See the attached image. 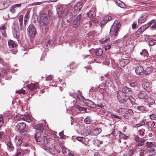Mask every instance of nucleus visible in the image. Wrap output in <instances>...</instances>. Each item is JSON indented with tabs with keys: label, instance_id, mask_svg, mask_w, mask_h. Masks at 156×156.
Here are the masks:
<instances>
[{
	"label": "nucleus",
	"instance_id": "1",
	"mask_svg": "<svg viewBox=\"0 0 156 156\" xmlns=\"http://www.w3.org/2000/svg\"><path fill=\"white\" fill-rule=\"evenodd\" d=\"M40 21L43 24L42 32L44 34L48 30V20L46 14L43 13L41 15Z\"/></svg>",
	"mask_w": 156,
	"mask_h": 156
},
{
	"label": "nucleus",
	"instance_id": "2",
	"mask_svg": "<svg viewBox=\"0 0 156 156\" xmlns=\"http://www.w3.org/2000/svg\"><path fill=\"white\" fill-rule=\"evenodd\" d=\"M15 129L17 131L23 136H26L28 133V128L26 127L25 122H18L15 126Z\"/></svg>",
	"mask_w": 156,
	"mask_h": 156
},
{
	"label": "nucleus",
	"instance_id": "3",
	"mask_svg": "<svg viewBox=\"0 0 156 156\" xmlns=\"http://www.w3.org/2000/svg\"><path fill=\"white\" fill-rule=\"evenodd\" d=\"M120 27L119 23L118 22L114 23L110 30L109 33L110 36L114 37H116L118 34Z\"/></svg>",
	"mask_w": 156,
	"mask_h": 156
},
{
	"label": "nucleus",
	"instance_id": "4",
	"mask_svg": "<svg viewBox=\"0 0 156 156\" xmlns=\"http://www.w3.org/2000/svg\"><path fill=\"white\" fill-rule=\"evenodd\" d=\"M117 95L118 99L120 103H122L128 101V100L130 101L131 96H126L125 94L121 90L117 92Z\"/></svg>",
	"mask_w": 156,
	"mask_h": 156
},
{
	"label": "nucleus",
	"instance_id": "5",
	"mask_svg": "<svg viewBox=\"0 0 156 156\" xmlns=\"http://www.w3.org/2000/svg\"><path fill=\"white\" fill-rule=\"evenodd\" d=\"M145 146L147 148V150L149 153L153 155L156 154V143L151 142L147 141Z\"/></svg>",
	"mask_w": 156,
	"mask_h": 156
},
{
	"label": "nucleus",
	"instance_id": "6",
	"mask_svg": "<svg viewBox=\"0 0 156 156\" xmlns=\"http://www.w3.org/2000/svg\"><path fill=\"white\" fill-rule=\"evenodd\" d=\"M8 44L11 53L14 54H16L17 51L16 46L18 44L16 42L12 40H10L8 41Z\"/></svg>",
	"mask_w": 156,
	"mask_h": 156
},
{
	"label": "nucleus",
	"instance_id": "7",
	"mask_svg": "<svg viewBox=\"0 0 156 156\" xmlns=\"http://www.w3.org/2000/svg\"><path fill=\"white\" fill-rule=\"evenodd\" d=\"M82 15L81 14L78 15L75 18L72 23L73 27L75 29L79 27L82 22Z\"/></svg>",
	"mask_w": 156,
	"mask_h": 156
},
{
	"label": "nucleus",
	"instance_id": "8",
	"mask_svg": "<svg viewBox=\"0 0 156 156\" xmlns=\"http://www.w3.org/2000/svg\"><path fill=\"white\" fill-rule=\"evenodd\" d=\"M27 33L30 37L32 38L34 37L37 33L35 27L32 25H29L27 28Z\"/></svg>",
	"mask_w": 156,
	"mask_h": 156
},
{
	"label": "nucleus",
	"instance_id": "9",
	"mask_svg": "<svg viewBox=\"0 0 156 156\" xmlns=\"http://www.w3.org/2000/svg\"><path fill=\"white\" fill-rule=\"evenodd\" d=\"M83 6L82 2H80L77 3L73 7V13L74 15H76L80 11Z\"/></svg>",
	"mask_w": 156,
	"mask_h": 156
},
{
	"label": "nucleus",
	"instance_id": "10",
	"mask_svg": "<svg viewBox=\"0 0 156 156\" xmlns=\"http://www.w3.org/2000/svg\"><path fill=\"white\" fill-rule=\"evenodd\" d=\"M135 70L136 74L139 76H142L144 74V69L141 66L135 67Z\"/></svg>",
	"mask_w": 156,
	"mask_h": 156
},
{
	"label": "nucleus",
	"instance_id": "11",
	"mask_svg": "<svg viewBox=\"0 0 156 156\" xmlns=\"http://www.w3.org/2000/svg\"><path fill=\"white\" fill-rule=\"evenodd\" d=\"M5 143L7 145V149L9 152H11L14 150V147L10 139L8 140L5 141Z\"/></svg>",
	"mask_w": 156,
	"mask_h": 156
},
{
	"label": "nucleus",
	"instance_id": "12",
	"mask_svg": "<svg viewBox=\"0 0 156 156\" xmlns=\"http://www.w3.org/2000/svg\"><path fill=\"white\" fill-rule=\"evenodd\" d=\"M112 19V17L109 16H105L101 20L100 23V26L102 27H104L105 25L109 20Z\"/></svg>",
	"mask_w": 156,
	"mask_h": 156
},
{
	"label": "nucleus",
	"instance_id": "13",
	"mask_svg": "<svg viewBox=\"0 0 156 156\" xmlns=\"http://www.w3.org/2000/svg\"><path fill=\"white\" fill-rule=\"evenodd\" d=\"M57 12L59 17H62L63 16L66 11L64 10L62 7L60 5H58L56 8Z\"/></svg>",
	"mask_w": 156,
	"mask_h": 156
},
{
	"label": "nucleus",
	"instance_id": "14",
	"mask_svg": "<svg viewBox=\"0 0 156 156\" xmlns=\"http://www.w3.org/2000/svg\"><path fill=\"white\" fill-rule=\"evenodd\" d=\"M20 115V116H18L17 117H18V119H22L29 122H31L32 120L31 118L29 115Z\"/></svg>",
	"mask_w": 156,
	"mask_h": 156
},
{
	"label": "nucleus",
	"instance_id": "15",
	"mask_svg": "<svg viewBox=\"0 0 156 156\" xmlns=\"http://www.w3.org/2000/svg\"><path fill=\"white\" fill-rule=\"evenodd\" d=\"M135 109L142 112H149V110L147 109V107L144 105L136 106L135 107Z\"/></svg>",
	"mask_w": 156,
	"mask_h": 156
},
{
	"label": "nucleus",
	"instance_id": "16",
	"mask_svg": "<svg viewBox=\"0 0 156 156\" xmlns=\"http://www.w3.org/2000/svg\"><path fill=\"white\" fill-rule=\"evenodd\" d=\"M147 17V15L146 13L142 14L140 17L138 18V23H141L144 22Z\"/></svg>",
	"mask_w": 156,
	"mask_h": 156
},
{
	"label": "nucleus",
	"instance_id": "17",
	"mask_svg": "<svg viewBox=\"0 0 156 156\" xmlns=\"http://www.w3.org/2000/svg\"><path fill=\"white\" fill-rule=\"evenodd\" d=\"M148 27H147V24L143 25L136 32L135 34L138 36L141 34H142L145 30Z\"/></svg>",
	"mask_w": 156,
	"mask_h": 156
},
{
	"label": "nucleus",
	"instance_id": "18",
	"mask_svg": "<svg viewBox=\"0 0 156 156\" xmlns=\"http://www.w3.org/2000/svg\"><path fill=\"white\" fill-rule=\"evenodd\" d=\"M14 142L16 146L18 147H19L21 145L23 140L21 137L16 136L15 138Z\"/></svg>",
	"mask_w": 156,
	"mask_h": 156
},
{
	"label": "nucleus",
	"instance_id": "19",
	"mask_svg": "<svg viewBox=\"0 0 156 156\" xmlns=\"http://www.w3.org/2000/svg\"><path fill=\"white\" fill-rule=\"evenodd\" d=\"M133 115V113L132 110L129 109L127 112L123 115L124 118L127 119H129L131 118Z\"/></svg>",
	"mask_w": 156,
	"mask_h": 156
},
{
	"label": "nucleus",
	"instance_id": "20",
	"mask_svg": "<svg viewBox=\"0 0 156 156\" xmlns=\"http://www.w3.org/2000/svg\"><path fill=\"white\" fill-rule=\"evenodd\" d=\"M137 96L140 99L146 100L148 96L146 92L141 91L139 93Z\"/></svg>",
	"mask_w": 156,
	"mask_h": 156
},
{
	"label": "nucleus",
	"instance_id": "21",
	"mask_svg": "<svg viewBox=\"0 0 156 156\" xmlns=\"http://www.w3.org/2000/svg\"><path fill=\"white\" fill-rule=\"evenodd\" d=\"M142 86L144 89L148 92H151V90L150 84L149 82H144L142 85Z\"/></svg>",
	"mask_w": 156,
	"mask_h": 156
},
{
	"label": "nucleus",
	"instance_id": "22",
	"mask_svg": "<svg viewBox=\"0 0 156 156\" xmlns=\"http://www.w3.org/2000/svg\"><path fill=\"white\" fill-rule=\"evenodd\" d=\"M151 25H152L151 28L155 30L156 29V20H153L149 22L147 24V27H149Z\"/></svg>",
	"mask_w": 156,
	"mask_h": 156
},
{
	"label": "nucleus",
	"instance_id": "23",
	"mask_svg": "<svg viewBox=\"0 0 156 156\" xmlns=\"http://www.w3.org/2000/svg\"><path fill=\"white\" fill-rule=\"evenodd\" d=\"M87 16L89 17L91 20L94 22V18L95 16L96 13L93 9H91L89 12L87 13Z\"/></svg>",
	"mask_w": 156,
	"mask_h": 156
},
{
	"label": "nucleus",
	"instance_id": "24",
	"mask_svg": "<svg viewBox=\"0 0 156 156\" xmlns=\"http://www.w3.org/2000/svg\"><path fill=\"white\" fill-rule=\"evenodd\" d=\"M146 101H145L147 103L146 104L149 105L148 107H151L150 105H153L155 103V101L154 99L152 98L151 97H148Z\"/></svg>",
	"mask_w": 156,
	"mask_h": 156
},
{
	"label": "nucleus",
	"instance_id": "25",
	"mask_svg": "<svg viewBox=\"0 0 156 156\" xmlns=\"http://www.w3.org/2000/svg\"><path fill=\"white\" fill-rule=\"evenodd\" d=\"M13 34L14 37L15 38H17L20 35V31L18 28H16L15 27L12 28Z\"/></svg>",
	"mask_w": 156,
	"mask_h": 156
},
{
	"label": "nucleus",
	"instance_id": "26",
	"mask_svg": "<svg viewBox=\"0 0 156 156\" xmlns=\"http://www.w3.org/2000/svg\"><path fill=\"white\" fill-rule=\"evenodd\" d=\"M125 94H132V91L130 88H128L126 87H124L122 89V90H121Z\"/></svg>",
	"mask_w": 156,
	"mask_h": 156
},
{
	"label": "nucleus",
	"instance_id": "27",
	"mask_svg": "<svg viewBox=\"0 0 156 156\" xmlns=\"http://www.w3.org/2000/svg\"><path fill=\"white\" fill-rule=\"evenodd\" d=\"M42 135H41V133L39 132H37L35 136V138L37 142L42 141Z\"/></svg>",
	"mask_w": 156,
	"mask_h": 156
},
{
	"label": "nucleus",
	"instance_id": "28",
	"mask_svg": "<svg viewBox=\"0 0 156 156\" xmlns=\"http://www.w3.org/2000/svg\"><path fill=\"white\" fill-rule=\"evenodd\" d=\"M94 52L95 55L98 56H101L103 53V51L101 48H99L94 49Z\"/></svg>",
	"mask_w": 156,
	"mask_h": 156
},
{
	"label": "nucleus",
	"instance_id": "29",
	"mask_svg": "<svg viewBox=\"0 0 156 156\" xmlns=\"http://www.w3.org/2000/svg\"><path fill=\"white\" fill-rule=\"evenodd\" d=\"M153 69L151 67H147L144 69V74L146 75H149L151 74L152 71Z\"/></svg>",
	"mask_w": 156,
	"mask_h": 156
},
{
	"label": "nucleus",
	"instance_id": "30",
	"mask_svg": "<svg viewBox=\"0 0 156 156\" xmlns=\"http://www.w3.org/2000/svg\"><path fill=\"white\" fill-rule=\"evenodd\" d=\"M86 104L90 108H94L96 107V105H95V104H94L93 102L91 101L87 100L86 101Z\"/></svg>",
	"mask_w": 156,
	"mask_h": 156
},
{
	"label": "nucleus",
	"instance_id": "31",
	"mask_svg": "<svg viewBox=\"0 0 156 156\" xmlns=\"http://www.w3.org/2000/svg\"><path fill=\"white\" fill-rule=\"evenodd\" d=\"M30 90L32 91L36 89L38 87V83L33 84L31 83L30 84L27 85Z\"/></svg>",
	"mask_w": 156,
	"mask_h": 156
},
{
	"label": "nucleus",
	"instance_id": "32",
	"mask_svg": "<svg viewBox=\"0 0 156 156\" xmlns=\"http://www.w3.org/2000/svg\"><path fill=\"white\" fill-rule=\"evenodd\" d=\"M140 55L144 57H147L148 55V52L146 49H143L140 53Z\"/></svg>",
	"mask_w": 156,
	"mask_h": 156
},
{
	"label": "nucleus",
	"instance_id": "33",
	"mask_svg": "<svg viewBox=\"0 0 156 156\" xmlns=\"http://www.w3.org/2000/svg\"><path fill=\"white\" fill-rule=\"evenodd\" d=\"M82 133L84 136H85L91 134V131L89 129H85L83 130Z\"/></svg>",
	"mask_w": 156,
	"mask_h": 156
},
{
	"label": "nucleus",
	"instance_id": "34",
	"mask_svg": "<svg viewBox=\"0 0 156 156\" xmlns=\"http://www.w3.org/2000/svg\"><path fill=\"white\" fill-rule=\"evenodd\" d=\"M36 129L38 131L40 132L39 133H42L43 131L44 128L42 125L41 124H38L35 127Z\"/></svg>",
	"mask_w": 156,
	"mask_h": 156
},
{
	"label": "nucleus",
	"instance_id": "35",
	"mask_svg": "<svg viewBox=\"0 0 156 156\" xmlns=\"http://www.w3.org/2000/svg\"><path fill=\"white\" fill-rule=\"evenodd\" d=\"M103 142L102 141H100L99 140L96 139L93 140V143L96 146H99L100 144H102Z\"/></svg>",
	"mask_w": 156,
	"mask_h": 156
},
{
	"label": "nucleus",
	"instance_id": "36",
	"mask_svg": "<svg viewBox=\"0 0 156 156\" xmlns=\"http://www.w3.org/2000/svg\"><path fill=\"white\" fill-rule=\"evenodd\" d=\"M64 15L65 16L67 17V18H73V17L72 13L68 10L66 11V12H65Z\"/></svg>",
	"mask_w": 156,
	"mask_h": 156
},
{
	"label": "nucleus",
	"instance_id": "37",
	"mask_svg": "<svg viewBox=\"0 0 156 156\" xmlns=\"http://www.w3.org/2000/svg\"><path fill=\"white\" fill-rule=\"evenodd\" d=\"M75 108L80 112H86L87 109L85 107H81L79 105H76Z\"/></svg>",
	"mask_w": 156,
	"mask_h": 156
},
{
	"label": "nucleus",
	"instance_id": "38",
	"mask_svg": "<svg viewBox=\"0 0 156 156\" xmlns=\"http://www.w3.org/2000/svg\"><path fill=\"white\" fill-rule=\"evenodd\" d=\"M147 124L149 127H155L156 126V121H151L149 122Z\"/></svg>",
	"mask_w": 156,
	"mask_h": 156
},
{
	"label": "nucleus",
	"instance_id": "39",
	"mask_svg": "<svg viewBox=\"0 0 156 156\" xmlns=\"http://www.w3.org/2000/svg\"><path fill=\"white\" fill-rule=\"evenodd\" d=\"M116 4L122 8H124L126 7L124 3L120 0L117 1Z\"/></svg>",
	"mask_w": 156,
	"mask_h": 156
},
{
	"label": "nucleus",
	"instance_id": "40",
	"mask_svg": "<svg viewBox=\"0 0 156 156\" xmlns=\"http://www.w3.org/2000/svg\"><path fill=\"white\" fill-rule=\"evenodd\" d=\"M68 67H70V69H76L77 68V65L74 62H72L69 65H67Z\"/></svg>",
	"mask_w": 156,
	"mask_h": 156
},
{
	"label": "nucleus",
	"instance_id": "41",
	"mask_svg": "<svg viewBox=\"0 0 156 156\" xmlns=\"http://www.w3.org/2000/svg\"><path fill=\"white\" fill-rule=\"evenodd\" d=\"M145 141L146 140L145 139H141L140 141H139L138 143L136 145V147H138L144 145Z\"/></svg>",
	"mask_w": 156,
	"mask_h": 156
},
{
	"label": "nucleus",
	"instance_id": "42",
	"mask_svg": "<svg viewBox=\"0 0 156 156\" xmlns=\"http://www.w3.org/2000/svg\"><path fill=\"white\" fill-rule=\"evenodd\" d=\"M84 122L87 124H90L91 123L92 120L90 117L87 116L84 119Z\"/></svg>",
	"mask_w": 156,
	"mask_h": 156
},
{
	"label": "nucleus",
	"instance_id": "43",
	"mask_svg": "<svg viewBox=\"0 0 156 156\" xmlns=\"http://www.w3.org/2000/svg\"><path fill=\"white\" fill-rule=\"evenodd\" d=\"M149 44L151 46H152L156 44V40L151 38L149 39Z\"/></svg>",
	"mask_w": 156,
	"mask_h": 156
},
{
	"label": "nucleus",
	"instance_id": "44",
	"mask_svg": "<svg viewBox=\"0 0 156 156\" xmlns=\"http://www.w3.org/2000/svg\"><path fill=\"white\" fill-rule=\"evenodd\" d=\"M48 15L49 18L53 19L54 18L53 14L52 11L51 10H49L48 11Z\"/></svg>",
	"mask_w": 156,
	"mask_h": 156
},
{
	"label": "nucleus",
	"instance_id": "45",
	"mask_svg": "<svg viewBox=\"0 0 156 156\" xmlns=\"http://www.w3.org/2000/svg\"><path fill=\"white\" fill-rule=\"evenodd\" d=\"M145 133V130L142 129H140L138 131V133L140 136H144Z\"/></svg>",
	"mask_w": 156,
	"mask_h": 156
},
{
	"label": "nucleus",
	"instance_id": "46",
	"mask_svg": "<svg viewBox=\"0 0 156 156\" xmlns=\"http://www.w3.org/2000/svg\"><path fill=\"white\" fill-rule=\"evenodd\" d=\"M101 131V129L98 128L95 129L93 130V133L95 135H98L99 134Z\"/></svg>",
	"mask_w": 156,
	"mask_h": 156
},
{
	"label": "nucleus",
	"instance_id": "47",
	"mask_svg": "<svg viewBox=\"0 0 156 156\" xmlns=\"http://www.w3.org/2000/svg\"><path fill=\"white\" fill-rule=\"evenodd\" d=\"M111 47V44L109 43L105 44V51H107Z\"/></svg>",
	"mask_w": 156,
	"mask_h": 156
},
{
	"label": "nucleus",
	"instance_id": "48",
	"mask_svg": "<svg viewBox=\"0 0 156 156\" xmlns=\"http://www.w3.org/2000/svg\"><path fill=\"white\" fill-rule=\"evenodd\" d=\"M42 141H43V144L44 145H46L48 143V141L47 137L45 136H43L42 137Z\"/></svg>",
	"mask_w": 156,
	"mask_h": 156
},
{
	"label": "nucleus",
	"instance_id": "49",
	"mask_svg": "<svg viewBox=\"0 0 156 156\" xmlns=\"http://www.w3.org/2000/svg\"><path fill=\"white\" fill-rule=\"evenodd\" d=\"M88 36L90 39H92L95 36V34L94 32V31H91L89 32L88 34Z\"/></svg>",
	"mask_w": 156,
	"mask_h": 156
},
{
	"label": "nucleus",
	"instance_id": "50",
	"mask_svg": "<svg viewBox=\"0 0 156 156\" xmlns=\"http://www.w3.org/2000/svg\"><path fill=\"white\" fill-rule=\"evenodd\" d=\"M76 139L78 141L81 142L83 144H84L85 141V139L83 137L78 136L76 138Z\"/></svg>",
	"mask_w": 156,
	"mask_h": 156
},
{
	"label": "nucleus",
	"instance_id": "51",
	"mask_svg": "<svg viewBox=\"0 0 156 156\" xmlns=\"http://www.w3.org/2000/svg\"><path fill=\"white\" fill-rule=\"evenodd\" d=\"M22 152V150L20 148L17 147L16 150V153L15 156H19L20 154Z\"/></svg>",
	"mask_w": 156,
	"mask_h": 156
},
{
	"label": "nucleus",
	"instance_id": "52",
	"mask_svg": "<svg viewBox=\"0 0 156 156\" xmlns=\"http://www.w3.org/2000/svg\"><path fill=\"white\" fill-rule=\"evenodd\" d=\"M134 150L131 149L129 151L128 154V156H132V155L134 154Z\"/></svg>",
	"mask_w": 156,
	"mask_h": 156
},
{
	"label": "nucleus",
	"instance_id": "53",
	"mask_svg": "<svg viewBox=\"0 0 156 156\" xmlns=\"http://www.w3.org/2000/svg\"><path fill=\"white\" fill-rule=\"evenodd\" d=\"M19 24L20 30H22L25 27L24 25V26L23 25V21L19 22Z\"/></svg>",
	"mask_w": 156,
	"mask_h": 156
},
{
	"label": "nucleus",
	"instance_id": "54",
	"mask_svg": "<svg viewBox=\"0 0 156 156\" xmlns=\"http://www.w3.org/2000/svg\"><path fill=\"white\" fill-rule=\"evenodd\" d=\"M150 117L152 120H155L156 119V115L152 114L149 115Z\"/></svg>",
	"mask_w": 156,
	"mask_h": 156
},
{
	"label": "nucleus",
	"instance_id": "55",
	"mask_svg": "<svg viewBox=\"0 0 156 156\" xmlns=\"http://www.w3.org/2000/svg\"><path fill=\"white\" fill-rule=\"evenodd\" d=\"M137 83L136 82H132L130 83V85L131 87H134L137 86Z\"/></svg>",
	"mask_w": 156,
	"mask_h": 156
},
{
	"label": "nucleus",
	"instance_id": "56",
	"mask_svg": "<svg viewBox=\"0 0 156 156\" xmlns=\"http://www.w3.org/2000/svg\"><path fill=\"white\" fill-rule=\"evenodd\" d=\"M134 139L136 142H138L140 140L141 138L139 137L138 136L135 135L134 136Z\"/></svg>",
	"mask_w": 156,
	"mask_h": 156
},
{
	"label": "nucleus",
	"instance_id": "57",
	"mask_svg": "<svg viewBox=\"0 0 156 156\" xmlns=\"http://www.w3.org/2000/svg\"><path fill=\"white\" fill-rule=\"evenodd\" d=\"M0 73L2 74L5 75L7 73V70L4 68H2L0 69Z\"/></svg>",
	"mask_w": 156,
	"mask_h": 156
},
{
	"label": "nucleus",
	"instance_id": "58",
	"mask_svg": "<svg viewBox=\"0 0 156 156\" xmlns=\"http://www.w3.org/2000/svg\"><path fill=\"white\" fill-rule=\"evenodd\" d=\"M95 105H96V107L95 108H96V109L98 108H101L103 107V105L101 104L96 105V104H95Z\"/></svg>",
	"mask_w": 156,
	"mask_h": 156
},
{
	"label": "nucleus",
	"instance_id": "59",
	"mask_svg": "<svg viewBox=\"0 0 156 156\" xmlns=\"http://www.w3.org/2000/svg\"><path fill=\"white\" fill-rule=\"evenodd\" d=\"M26 91L25 90L22 89L21 90H19L17 91V92L19 94H24L25 93Z\"/></svg>",
	"mask_w": 156,
	"mask_h": 156
},
{
	"label": "nucleus",
	"instance_id": "60",
	"mask_svg": "<svg viewBox=\"0 0 156 156\" xmlns=\"http://www.w3.org/2000/svg\"><path fill=\"white\" fill-rule=\"evenodd\" d=\"M136 22H133L132 24V28L133 29H135L137 27V24L136 23Z\"/></svg>",
	"mask_w": 156,
	"mask_h": 156
},
{
	"label": "nucleus",
	"instance_id": "61",
	"mask_svg": "<svg viewBox=\"0 0 156 156\" xmlns=\"http://www.w3.org/2000/svg\"><path fill=\"white\" fill-rule=\"evenodd\" d=\"M118 134L119 135V136L120 138H123L126 135L123 134H122L121 132L119 131L118 132Z\"/></svg>",
	"mask_w": 156,
	"mask_h": 156
},
{
	"label": "nucleus",
	"instance_id": "62",
	"mask_svg": "<svg viewBox=\"0 0 156 156\" xmlns=\"http://www.w3.org/2000/svg\"><path fill=\"white\" fill-rule=\"evenodd\" d=\"M59 135L62 138H64L66 136L65 135H64L63 131H62L59 133Z\"/></svg>",
	"mask_w": 156,
	"mask_h": 156
},
{
	"label": "nucleus",
	"instance_id": "63",
	"mask_svg": "<svg viewBox=\"0 0 156 156\" xmlns=\"http://www.w3.org/2000/svg\"><path fill=\"white\" fill-rule=\"evenodd\" d=\"M111 116L112 118L119 119H121V118L120 117L114 114L112 115Z\"/></svg>",
	"mask_w": 156,
	"mask_h": 156
},
{
	"label": "nucleus",
	"instance_id": "64",
	"mask_svg": "<svg viewBox=\"0 0 156 156\" xmlns=\"http://www.w3.org/2000/svg\"><path fill=\"white\" fill-rule=\"evenodd\" d=\"M124 109L123 108H121L119 109L118 110V112L119 113L122 114L124 112Z\"/></svg>",
	"mask_w": 156,
	"mask_h": 156
}]
</instances>
